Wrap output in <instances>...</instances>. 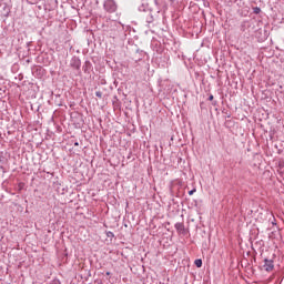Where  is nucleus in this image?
Wrapping results in <instances>:
<instances>
[{
  "label": "nucleus",
  "mask_w": 284,
  "mask_h": 284,
  "mask_svg": "<svg viewBox=\"0 0 284 284\" xmlns=\"http://www.w3.org/2000/svg\"><path fill=\"white\" fill-rule=\"evenodd\" d=\"M123 32V26L120 24V22L112 21L110 22V37L115 39V37H119Z\"/></svg>",
  "instance_id": "1"
},
{
  "label": "nucleus",
  "mask_w": 284,
  "mask_h": 284,
  "mask_svg": "<svg viewBox=\"0 0 284 284\" xmlns=\"http://www.w3.org/2000/svg\"><path fill=\"white\" fill-rule=\"evenodd\" d=\"M103 7L106 12H110V13L116 12V2L114 0L104 1Z\"/></svg>",
  "instance_id": "2"
},
{
  "label": "nucleus",
  "mask_w": 284,
  "mask_h": 284,
  "mask_svg": "<svg viewBox=\"0 0 284 284\" xmlns=\"http://www.w3.org/2000/svg\"><path fill=\"white\" fill-rule=\"evenodd\" d=\"M158 12H168V2L165 0H154Z\"/></svg>",
  "instance_id": "3"
},
{
  "label": "nucleus",
  "mask_w": 284,
  "mask_h": 284,
  "mask_svg": "<svg viewBox=\"0 0 284 284\" xmlns=\"http://www.w3.org/2000/svg\"><path fill=\"white\" fill-rule=\"evenodd\" d=\"M70 67L73 68V70H81V59L77 55L72 57L70 60Z\"/></svg>",
  "instance_id": "4"
},
{
  "label": "nucleus",
  "mask_w": 284,
  "mask_h": 284,
  "mask_svg": "<svg viewBox=\"0 0 284 284\" xmlns=\"http://www.w3.org/2000/svg\"><path fill=\"white\" fill-rule=\"evenodd\" d=\"M10 7L6 2H0V17H9Z\"/></svg>",
  "instance_id": "5"
},
{
  "label": "nucleus",
  "mask_w": 284,
  "mask_h": 284,
  "mask_svg": "<svg viewBox=\"0 0 284 284\" xmlns=\"http://www.w3.org/2000/svg\"><path fill=\"white\" fill-rule=\"evenodd\" d=\"M263 267L265 272H274V260L264 258Z\"/></svg>",
  "instance_id": "6"
},
{
  "label": "nucleus",
  "mask_w": 284,
  "mask_h": 284,
  "mask_svg": "<svg viewBox=\"0 0 284 284\" xmlns=\"http://www.w3.org/2000/svg\"><path fill=\"white\" fill-rule=\"evenodd\" d=\"M178 234H182L183 236H185V234H187V232L185 231V224L183 222H178L174 225Z\"/></svg>",
  "instance_id": "7"
},
{
  "label": "nucleus",
  "mask_w": 284,
  "mask_h": 284,
  "mask_svg": "<svg viewBox=\"0 0 284 284\" xmlns=\"http://www.w3.org/2000/svg\"><path fill=\"white\" fill-rule=\"evenodd\" d=\"M146 23H154V16L149 12V14L145 18Z\"/></svg>",
  "instance_id": "8"
},
{
  "label": "nucleus",
  "mask_w": 284,
  "mask_h": 284,
  "mask_svg": "<svg viewBox=\"0 0 284 284\" xmlns=\"http://www.w3.org/2000/svg\"><path fill=\"white\" fill-rule=\"evenodd\" d=\"M195 265L196 267H203V260L199 258V260H195Z\"/></svg>",
  "instance_id": "9"
},
{
  "label": "nucleus",
  "mask_w": 284,
  "mask_h": 284,
  "mask_svg": "<svg viewBox=\"0 0 284 284\" xmlns=\"http://www.w3.org/2000/svg\"><path fill=\"white\" fill-rule=\"evenodd\" d=\"M253 12L254 14H261V8L258 7L253 8Z\"/></svg>",
  "instance_id": "10"
},
{
  "label": "nucleus",
  "mask_w": 284,
  "mask_h": 284,
  "mask_svg": "<svg viewBox=\"0 0 284 284\" xmlns=\"http://www.w3.org/2000/svg\"><path fill=\"white\" fill-rule=\"evenodd\" d=\"M95 97H98V99H103V92L97 91Z\"/></svg>",
  "instance_id": "11"
},
{
  "label": "nucleus",
  "mask_w": 284,
  "mask_h": 284,
  "mask_svg": "<svg viewBox=\"0 0 284 284\" xmlns=\"http://www.w3.org/2000/svg\"><path fill=\"white\" fill-rule=\"evenodd\" d=\"M106 236H108V239H114V233L109 231V232H106Z\"/></svg>",
  "instance_id": "12"
},
{
  "label": "nucleus",
  "mask_w": 284,
  "mask_h": 284,
  "mask_svg": "<svg viewBox=\"0 0 284 284\" xmlns=\"http://www.w3.org/2000/svg\"><path fill=\"white\" fill-rule=\"evenodd\" d=\"M241 30H242V32H245V22L242 23Z\"/></svg>",
  "instance_id": "13"
},
{
  "label": "nucleus",
  "mask_w": 284,
  "mask_h": 284,
  "mask_svg": "<svg viewBox=\"0 0 284 284\" xmlns=\"http://www.w3.org/2000/svg\"><path fill=\"white\" fill-rule=\"evenodd\" d=\"M159 65H162V68H165V65H168V62H159Z\"/></svg>",
  "instance_id": "14"
},
{
  "label": "nucleus",
  "mask_w": 284,
  "mask_h": 284,
  "mask_svg": "<svg viewBox=\"0 0 284 284\" xmlns=\"http://www.w3.org/2000/svg\"><path fill=\"white\" fill-rule=\"evenodd\" d=\"M194 192H196V189L189 191V195L192 196V194H194Z\"/></svg>",
  "instance_id": "15"
},
{
  "label": "nucleus",
  "mask_w": 284,
  "mask_h": 284,
  "mask_svg": "<svg viewBox=\"0 0 284 284\" xmlns=\"http://www.w3.org/2000/svg\"><path fill=\"white\" fill-rule=\"evenodd\" d=\"M50 284H61V282L59 280H54L52 283Z\"/></svg>",
  "instance_id": "16"
},
{
  "label": "nucleus",
  "mask_w": 284,
  "mask_h": 284,
  "mask_svg": "<svg viewBox=\"0 0 284 284\" xmlns=\"http://www.w3.org/2000/svg\"><path fill=\"white\" fill-rule=\"evenodd\" d=\"M209 101H214V95L211 94V95L209 97Z\"/></svg>",
  "instance_id": "17"
},
{
  "label": "nucleus",
  "mask_w": 284,
  "mask_h": 284,
  "mask_svg": "<svg viewBox=\"0 0 284 284\" xmlns=\"http://www.w3.org/2000/svg\"><path fill=\"white\" fill-rule=\"evenodd\" d=\"M74 146H75V148H79V142H74Z\"/></svg>",
  "instance_id": "18"
},
{
  "label": "nucleus",
  "mask_w": 284,
  "mask_h": 284,
  "mask_svg": "<svg viewBox=\"0 0 284 284\" xmlns=\"http://www.w3.org/2000/svg\"><path fill=\"white\" fill-rule=\"evenodd\" d=\"M84 72H88V68L83 67Z\"/></svg>",
  "instance_id": "19"
},
{
  "label": "nucleus",
  "mask_w": 284,
  "mask_h": 284,
  "mask_svg": "<svg viewBox=\"0 0 284 284\" xmlns=\"http://www.w3.org/2000/svg\"><path fill=\"white\" fill-rule=\"evenodd\" d=\"M106 276H110V272H106Z\"/></svg>",
  "instance_id": "20"
},
{
  "label": "nucleus",
  "mask_w": 284,
  "mask_h": 284,
  "mask_svg": "<svg viewBox=\"0 0 284 284\" xmlns=\"http://www.w3.org/2000/svg\"><path fill=\"white\" fill-rule=\"evenodd\" d=\"M85 63H90V61H89V60H87V61H85Z\"/></svg>",
  "instance_id": "21"
}]
</instances>
